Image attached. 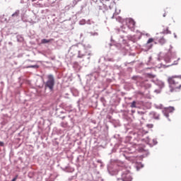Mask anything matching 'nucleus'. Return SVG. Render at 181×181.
<instances>
[{
	"instance_id": "f257e3e1",
	"label": "nucleus",
	"mask_w": 181,
	"mask_h": 181,
	"mask_svg": "<svg viewBox=\"0 0 181 181\" xmlns=\"http://www.w3.org/2000/svg\"><path fill=\"white\" fill-rule=\"evenodd\" d=\"M181 78V76H172L168 78V83L170 84V91L173 93L175 91H179L181 88V84L180 83Z\"/></svg>"
},
{
	"instance_id": "f03ea898",
	"label": "nucleus",
	"mask_w": 181,
	"mask_h": 181,
	"mask_svg": "<svg viewBox=\"0 0 181 181\" xmlns=\"http://www.w3.org/2000/svg\"><path fill=\"white\" fill-rule=\"evenodd\" d=\"M47 81L45 84V88H49L50 91H53L54 88V76L52 74H49L47 76Z\"/></svg>"
},
{
	"instance_id": "7ed1b4c3",
	"label": "nucleus",
	"mask_w": 181,
	"mask_h": 181,
	"mask_svg": "<svg viewBox=\"0 0 181 181\" xmlns=\"http://www.w3.org/2000/svg\"><path fill=\"white\" fill-rule=\"evenodd\" d=\"M122 180L123 181H132V176L129 171H125L122 175Z\"/></svg>"
},
{
	"instance_id": "20e7f679",
	"label": "nucleus",
	"mask_w": 181,
	"mask_h": 181,
	"mask_svg": "<svg viewBox=\"0 0 181 181\" xmlns=\"http://www.w3.org/2000/svg\"><path fill=\"white\" fill-rule=\"evenodd\" d=\"M154 40H157L160 45H165L166 43V40L163 37V34H157L154 38Z\"/></svg>"
},
{
	"instance_id": "39448f33",
	"label": "nucleus",
	"mask_w": 181,
	"mask_h": 181,
	"mask_svg": "<svg viewBox=\"0 0 181 181\" xmlns=\"http://www.w3.org/2000/svg\"><path fill=\"white\" fill-rule=\"evenodd\" d=\"M135 21L132 18H129L127 20V26L129 28V29H134L135 28Z\"/></svg>"
},
{
	"instance_id": "423d86ee",
	"label": "nucleus",
	"mask_w": 181,
	"mask_h": 181,
	"mask_svg": "<svg viewBox=\"0 0 181 181\" xmlns=\"http://www.w3.org/2000/svg\"><path fill=\"white\" fill-rule=\"evenodd\" d=\"M53 41V39H50V40H46V39H42L41 40V43H42L43 45L46 44V43H50V42Z\"/></svg>"
},
{
	"instance_id": "0eeeda50",
	"label": "nucleus",
	"mask_w": 181,
	"mask_h": 181,
	"mask_svg": "<svg viewBox=\"0 0 181 181\" xmlns=\"http://www.w3.org/2000/svg\"><path fill=\"white\" fill-rule=\"evenodd\" d=\"M175 111V108L173 107H167L165 109L166 112H173Z\"/></svg>"
},
{
	"instance_id": "6e6552de",
	"label": "nucleus",
	"mask_w": 181,
	"mask_h": 181,
	"mask_svg": "<svg viewBox=\"0 0 181 181\" xmlns=\"http://www.w3.org/2000/svg\"><path fill=\"white\" fill-rule=\"evenodd\" d=\"M11 16L13 18V17L18 18V16H19V10H17L14 13L12 14Z\"/></svg>"
},
{
	"instance_id": "1a4fd4ad",
	"label": "nucleus",
	"mask_w": 181,
	"mask_h": 181,
	"mask_svg": "<svg viewBox=\"0 0 181 181\" xmlns=\"http://www.w3.org/2000/svg\"><path fill=\"white\" fill-rule=\"evenodd\" d=\"M131 108H136V101H133L130 105Z\"/></svg>"
},
{
	"instance_id": "9d476101",
	"label": "nucleus",
	"mask_w": 181,
	"mask_h": 181,
	"mask_svg": "<svg viewBox=\"0 0 181 181\" xmlns=\"http://www.w3.org/2000/svg\"><path fill=\"white\" fill-rule=\"evenodd\" d=\"M153 38H149L147 41V45H149L150 43H152L153 42Z\"/></svg>"
},
{
	"instance_id": "9b49d317",
	"label": "nucleus",
	"mask_w": 181,
	"mask_h": 181,
	"mask_svg": "<svg viewBox=\"0 0 181 181\" xmlns=\"http://www.w3.org/2000/svg\"><path fill=\"white\" fill-rule=\"evenodd\" d=\"M154 119H159V115L154 114Z\"/></svg>"
},
{
	"instance_id": "f8f14e48",
	"label": "nucleus",
	"mask_w": 181,
	"mask_h": 181,
	"mask_svg": "<svg viewBox=\"0 0 181 181\" xmlns=\"http://www.w3.org/2000/svg\"><path fill=\"white\" fill-rule=\"evenodd\" d=\"M148 76L150 77L151 78H153L155 77V76H153L151 74H148Z\"/></svg>"
},
{
	"instance_id": "ddd939ff",
	"label": "nucleus",
	"mask_w": 181,
	"mask_h": 181,
	"mask_svg": "<svg viewBox=\"0 0 181 181\" xmlns=\"http://www.w3.org/2000/svg\"><path fill=\"white\" fill-rule=\"evenodd\" d=\"M164 33H171V32L169 30V29H166V30L165 31H164Z\"/></svg>"
},
{
	"instance_id": "4468645a",
	"label": "nucleus",
	"mask_w": 181,
	"mask_h": 181,
	"mask_svg": "<svg viewBox=\"0 0 181 181\" xmlns=\"http://www.w3.org/2000/svg\"><path fill=\"white\" fill-rule=\"evenodd\" d=\"M146 88H151V84L148 83V84L146 86Z\"/></svg>"
},
{
	"instance_id": "2eb2a0df",
	"label": "nucleus",
	"mask_w": 181,
	"mask_h": 181,
	"mask_svg": "<svg viewBox=\"0 0 181 181\" xmlns=\"http://www.w3.org/2000/svg\"><path fill=\"white\" fill-rule=\"evenodd\" d=\"M177 64V61H175L173 64H172V66H175Z\"/></svg>"
},
{
	"instance_id": "dca6fc26",
	"label": "nucleus",
	"mask_w": 181,
	"mask_h": 181,
	"mask_svg": "<svg viewBox=\"0 0 181 181\" xmlns=\"http://www.w3.org/2000/svg\"><path fill=\"white\" fill-rule=\"evenodd\" d=\"M16 179H18V175H16L11 181H16Z\"/></svg>"
},
{
	"instance_id": "f3484780",
	"label": "nucleus",
	"mask_w": 181,
	"mask_h": 181,
	"mask_svg": "<svg viewBox=\"0 0 181 181\" xmlns=\"http://www.w3.org/2000/svg\"><path fill=\"white\" fill-rule=\"evenodd\" d=\"M4 144L3 141H0V146H4Z\"/></svg>"
},
{
	"instance_id": "a211bd4d",
	"label": "nucleus",
	"mask_w": 181,
	"mask_h": 181,
	"mask_svg": "<svg viewBox=\"0 0 181 181\" xmlns=\"http://www.w3.org/2000/svg\"><path fill=\"white\" fill-rule=\"evenodd\" d=\"M30 67H32L33 69H35V68L37 67V65H33V66H31Z\"/></svg>"
},
{
	"instance_id": "6ab92c4d",
	"label": "nucleus",
	"mask_w": 181,
	"mask_h": 181,
	"mask_svg": "<svg viewBox=\"0 0 181 181\" xmlns=\"http://www.w3.org/2000/svg\"><path fill=\"white\" fill-rule=\"evenodd\" d=\"M163 16V18L166 17V13H164Z\"/></svg>"
},
{
	"instance_id": "aec40b11",
	"label": "nucleus",
	"mask_w": 181,
	"mask_h": 181,
	"mask_svg": "<svg viewBox=\"0 0 181 181\" xmlns=\"http://www.w3.org/2000/svg\"><path fill=\"white\" fill-rule=\"evenodd\" d=\"M166 115V117H169V115Z\"/></svg>"
},
{
	"instance_id": "412c9836",
	"label": "nucleus",
	"mask_w": 181,
	"mask_h": 181,
	"mask_svg": "<svg viewBox=\"0 0 181 181\" xmlns=\"http://www.w3.org/2000/svg\"><path fill=\"white\" fill-rule=\"evenodd\" d=\"M177 60H180V59L178 58Z\"/></svg>"
}]
</instances>
